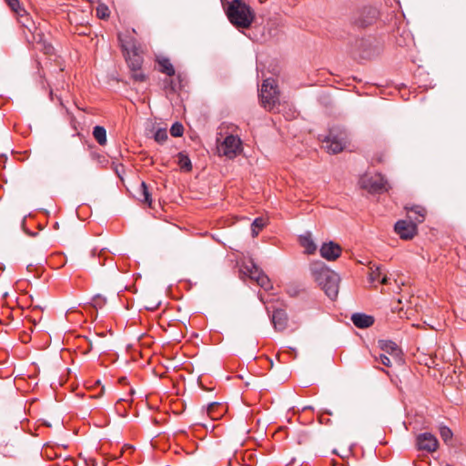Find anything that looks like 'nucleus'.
I'll use <instances>...</instances> for the list:
<instances>
[{"instance_id":"1","label":"nucleus","mask_w":466,"mask_h":466,"mask_svg":"<svg viewBox=\"0 0 466 466\" xmlns=\"http://www.w3.org/2000/svg\"><path fill=\"white\" fill-rule=\"evenodd\" d=\"M310 272L316 282L322 288L326 295L334 299L339 293V277L323 262L318 261L310 265Z\"/></svg>"},{"instance_id":"2","label":"nucleus","mask_w":466,"mask_h":466,"mask_svg":"<svg viewBox=\"0 0 466 466\" xmlns=\"http://www.w3.org/2000/svg\"><path fill=\"white\" fill-rule=\"evenodd\" d=\"M227 15L232 25L238 28H248L255 18L251 7L242 0H233L227 9Z\"/></svg>"},{"instance_id":"3","label":"nucleus","mask_w":466,"mask_h":466,"mask_svg":"<svg viewBox=\"0 0 466 466\" xmlns=\"http://www.w3.org/2000/svg\"><path fill=\"white\" fill-rule=\"evenodd\" d=\"M259 98L262 106L272 111L279 103V92L278 90L276 80L273 78H267L263 81L259 89Z\"/></svg>"},{"instance_id":"4","label":"nucleus","mask_w":466,"mask_h":466,"mask_svg":"<svg viewBox=\"0 0 466 466\" xmlns=\"http://www.w3.org/2000/svg\"><path fill=\"white\" fill-rule=\"evenodd\" d=\"M323 147L331 154L341 152L349 142V135L345 129L332 128L329 135L322 140Z\"/></svg>"},{"instance_id":"5","label":"nucleus","mask_w":466,"mask_h":466,"mask_svg":"<svg viewBox=\"0 0 466 466\" xmlns=\"http://www.w3.org/2000/svg\"><path fill=\"white\" fill-rule=\"evenodd\" d=\"M218 153L228 159L235 158L242 151V141L235 135H228L218 144Z\"/></svg>"},{"instance_id":"6","label":"nucleus","mask_w":466,"mask_h":466,"mask_svg":"<svg viewBox=\"0 0 466 466\" xmlns=\"http://www.w3.org/2000/svg\"><path fill=\"white\" fill-rule=\"evenodd\" d=\"M416 446L420 451L431 453L438 449L439 441L433 434L430 432H423L417 436Z\"/></svg>"},{"instance_id":"7","label":"nucleus","mask_w":466,"mask_h":466,"mask_svg":"<svg viewBox=\"0 0 466 466\" xmlns=\"http://www.w3.org/2000/svg\"><path fill=\"white\" fill-rule=\"evenodd\" d=\"M362 184L364 187L369 188V190L372 193L388 191L390 188L387 179L380 175L364 178L362 180Z\"/></svg>"},{"instance_id":"8","label":"nucleus","mask_w":466,"mask_h":466,"mask_svg":"<svg viewBox=\"0 0 466 466\" xmlns=\"http://www.w3.org/2000/svg\"><path fill=\"white\" fill-rule=\"evenodd\" d=\"M394 230L401 239H411L417 234V226L413 221L399 220L395 223Z\"/></svg>"},{"instance_id":"9","label":"nucleus","mask_w":466,"mask_h":466,"mask_svg":"<svg viewBox=\"0 0 466 466\" xmlns=\"http://www.w3.org/2000/svg\"><path fill=\"white\" fill-rule=\"evenodd\" d=\"M379 10L376 7H364L357 20V24L361 27L373 25L379 19Z\"/></svg>"},{"instance_id":"10","label":"nucleus","mask_w":466,"mask_h":466,"mask_svg":"<svg viewBox=\"0 0 466 466\" xmlns=\"http://www.w3.org/2000/svg\"><path fill=\"white\" fill-rule=\"evenodd\" d=\"M320 255L327 260H335L341 254V248L339 245L330 241L329 243H324L320 248Z\"/></svg>"},{"instance_id":"11","label":"nucleus","mask_w":466,"mask_h":466,"mask_svg":"<svg viewBox=\"0 0 466 466\" xmlns=\"http://www.w3.org/2000/svg\"><path fill=\"white\" fill-rule=\"evenodd\" d=\"M410 219L414 223H421L425 219L426 209L420 205H406L404 207Z\"/></svg>"},{"instance_id":"12","label":"nucleus","mask_w":466,"mask_h":466,"mask_svg":"<svg viewBox=\"0 0 466 466\" xmlns=\"http://www.w3.org/2000/svg\"><path fill=\"white\" fill-rule=\"evenodd\" d=\"M271 322L277 331H282L288 325V315L284 309H278L273 311Z\"/></svg>"},{"instance_id":"13","label":"nucleus","mask_w":466,"mask_h":466,"mask_svg":"<svg viewBox=\"0 0 466 466\" xmlns=\"http://www.w3.org/2000/svg\"><path fill=\"white\" fill-rule=\"evenodd\" d=\"M351 321L359 329H366L373 325L374 318L364 313H354Z\"/></svg>"},{"instance_id":"14","label":"nucleus","mask_w":466,"mask_h":466,"mask_svg":"<svg viewBox=\"0 0 466 466\" xmlns=\"http://www.w3.org/2000/svg\"><path fill=\"white\" fill-rule=\"evenodd\" d=\"M370 280L371 283H374L376 281L381 283V284H388L390 279L387 277V275L384 273V270L382 267L377 266V267H371L370 268Z\"/></svg>"},{"instance_id":"15","label":"nucleus","mask_w":466,"mask_h":466,"mask_svg":"<svg viewBox=\"0 0 466 466\" xmlns=\"http://www.w3.org/2000/svg\"><path fill=\"white\" fill-rule=\"evenodd\" d=\"M28 41L35 42L41 45V50L46 55H51L54 51V47L50 44H47L46 41H44V35L41 31L35 34L33 33L32 38L28 39Z\"/></svg>"},{"instance_id":"16","label":"nucleus","mask_w":466,"mask_h":466,"mask_svg":"<svg viewBox=\"0 0 466 466\" xmlns=\"http://www.w3.org/2000/svg\"><path fill=\"white\" fill-rule=\"evenodd\" d=\"M157 63L161 73L166 74L168 76L175 75V68L168 58L160 57L157 59Z\"/></svg>"},{"instance_id":"17","label":"nucleus","mask_w":466,"mask_h":466,"mask_svg":"<svg viewBox=\"0 0 466 466\" xmlns=\"http://www.w3.org/2000/svg\"><path fill=\"white\" fill-rule=\"evenodd\" d=\"M379 345L380 350L385 351L387 354L398 356L400 350L395 342L391 340H380Z\"/></svg>"},{"instance_id":"18","label":"nucleus","mask_w":466,"mask_h":466,"mask_svg":"<svg viewBox=\"0 0 466 466\" xmlns=\"http://www.w3.org/2000/svg\"><path fill=\"white\" fill-rule=\"evenodd\" d=\"M18 22L28 30L29 33H38L40 30L36 28L34 21L31 20L29 14L25 11V16H16Z\"/></svg>"},{"instance_id":"19","label":"nucleus","mask_w":466,"mask_h":466,"mask_svg":"<svg viewBox=\"0 0 466 466\" xmlns=\"http://www.w3.org/2000/svg\"><path fill=\"white\" fill-rule=\"evenodd\" d=\"M299 242L308 254H312L317 249V247L312 240L310 234L300 236Z\"/></svg>"},{"instance_id":"20","label":"nucleus","mask_w":466,"mask_h":466,"mask_svg":"<svg viewBox=\"0 0 466 466\" xmlns=\"http://www.w3.org/2000/svg\"><path fill=\"white\" fill-rule=\"evenodd\" d=\"M137 198L140 201L147 203L149 207L152 204L151 194L149 193L147 186L145 182H141L140 184V187L137 192Z\"/></svg>"},{"instance_id":"21","label":"nucleus","mask_w":466,"mask_h":466,"mask_svg":"<svg viewBox=\"0 0 466 466\" xmlns=\"http://www.w3.org/2000/svg\"><path fill=\"white\" fill-rule=\"evenodd\" d=\"M127 65H128L130 70L141 69L143 58L137 53L134 52L133 54L128 55V57L127 58Z\"/></svg>"},{"instance_id":"22","label":"nucleus","mask_w":466,"mask_h":466,"mask_svg":"<svg viewBox=\"0 0 466 466\" xmlns=\"http://www.w3.org/2000/svg\"><path fill=\"white\" fill-rule=\"evenodd\" d=\"M177 164L180 169L189 172L192 169L191 160L187 154L179 152L177 155Z\"/></svg>"},{"instance_id":"23","label":"nucleus","mask_w":466,"mask_h":466,"mask_svg":"<svg viewBox=\"0 0 466 466\" xmlns=\"http://www.w3.org/2000/svg\"><path fill=\"white\" fill-rule=\"evenodd\" d=\"M5 2L16 16L25 15V9L21 5L19 0H5Z\"/></svg>"},{"instance_id":"24","label":"nucleus","mask_w":466,"mask_h":466,"mask_svg":"<svg viewBox=\"0 0 466 466\" xmlns=\"http://www.w3.org/2000/svg\"><path fill=\"white\" fill-rule=\"evenodd\" d=\"M93 136L99 145L104 146L106 143V131L105 127L96 126L93 129Z\"/></svg>"},{"instance_id":"25","label":"nucleus","mask_w":466,"mask_h":466,"mask_svg":"<svg viewBox=\"0 0 466 466\" xmlns=\"http://www.w3.org/2000/svg\"><path fill=\"white\" fill-rule=\"evenodd\" d=\"M96 16L100 19H106L110 15V11L106 5L99 4L96 9Z\"/></svg>"},{"instance_id":"26","label":"nucleus","mask_w":466,"mask_h":466,"mask_svg":"<svg viewBox=\"0 0 466 466\" xmlns=\"http://www.w3.org/2000/svg\"><path fill=\"white\" fill-rule=\"evenodd\" d=\"M266 222L262 218H257L252 223V235L258 236V232L265 227Z\"/></svg>"},{"instance_id":"27","label":"nucleus","mask_w":466,"mask_h":466,"mask_svg":"<svg viewBox=\"0 0 466 466\" xmlns=\"http://www.w3.org/2000/svg\"><path fill=\"white\" fill-rule=\"evenodd\" d=\"M184 127L182 124L176 122L171 126L170 134L174 137H179L183 135Z\"/></svg>"},{"instance_id":"28","label":"nucleus","mask_w":466,"mask_h":466,"mask_svg":"<svg viewBox=\"0 0 466 466\" xmlns=\"http://www.w3.org/2000/svg\"><path fill=\"white\" fill-rule=\"evenodd\" d=\"M257 283L258 286H260L265 290H268V289H272L270 279L265 273L262 276H260V278H258Z\"/></svg>"},{"instance_id":"29","label":"nucleus","mask_w":466,"mask_h":466,"mask_svg":"<svg viewBox=\"0 0 466 466\" xmlns=\"http://www.w3.org/2000/svg\"><path fill=\"white\" fill-rule=\"evenodd\" d=\"M154 138L157 143H160V144L164 143L167 139V129L158 128L154 135Z\"/></svg>"},{"instance_id":"30","label":"nucleus","mask_w":466,"mask_h":466,"mask_svg":"<svg viewBox=\"0 0 466 466\" xmlns=\"http://www.w3.org/2000/svg\"><path fill=\"white\" fill-rule=\"evenodd\" d=\"M248 270L249 272V278L256 282L258 281V278L264 274V272L256 265H252L251 268H248Z\"/></svg>"},{"instance_id":"31","label":"nucleus","mask_w":466,"mask_h":466,"mask_svg":"<svg viewBox=\"0 0 466 466\" xmlns=\"http://www.w3.org/2000/svg\"><path fill=\"white\" fill-rule=\"evenodd\" d=\"M220 407H221V404L219 402L209 403L207 408V412H208V416L211 419H216L218 416H219V414H215V410L217 408H220Z\"/></svg>"},{"instance_id":"32","label":"nucleus","mask_w":466,"mask_h":466,"mask_svg":"<svg viewBox=\"0 0 466 466\" xmlns=\"http://www.w3.org/2000/svg\"><path fill=\"white\" fill-rule=\"evenodd\" d=\"M131 76L137 82H144L147 78L146 75L141 71V69L131 70Z\"/></svg>"},{"instance_id":"33","label":"nucleus","mask_w":466,"mask_h":466,"mask_svg":"<svg viewBox=\"0 0 466 466\" xmlns=\"http://www.w3.org/2000/svg\"><path fill=\"white\" fill-rule=\"evenodd\" d=\"M441 436L443 439V441L446 442L452 437V432L448 427H442L441 429Z\"/></svg>"},{"instance_id":"34","label":"nucleus","mask_w":466,"mask_h":466,"mask_svg":"<svg viewBox=\"0 0 466 466\" xmlns=\"http://www.w3.org/2000/svg\"><path fill=\"white\" fill-rule=\"evenodd\" d=\"M376 360L386 367L391 366L390 359L387 354H380V356L376 358Z\"/></svg>"},{"instance_id":"35","label":"nucleus","mask_w":466,"mask_h":466,"mask_svg":"<svg viewBox=\"0 0 466 466\" xmlns=\"http://www.w3.org/2000/svg\"><path fill=\"white\" fill-rule=\"evenodd\" d=\"M93 303L95 307H102L106 303V299L102 297L101 295H96L93 298Z\"/></svg>"},{"instance_id":"36","label":"nucleus","mask_w":466,"mask_h":466,"mask_svg":"<svg viewBox=\"0 0 466 466\" xmlns=\"http://www.w3.org/2000/svg\"><path fill=\"white\" fill-rule=\"evenodd\" d=\"M228 466H234V461L233 460H229Z\"/></svg>"}]
</instances>
